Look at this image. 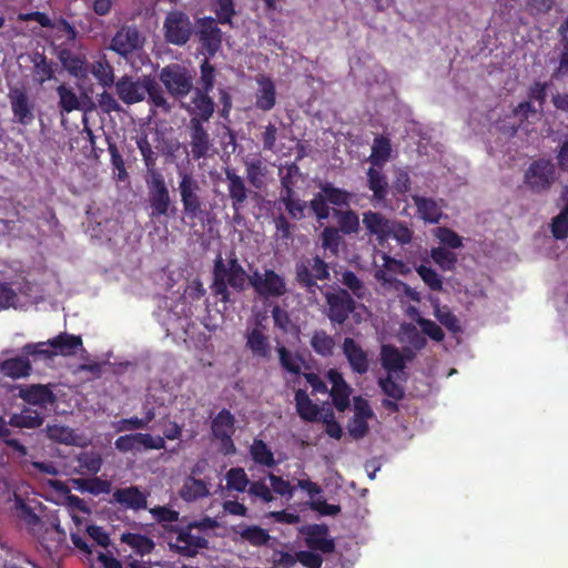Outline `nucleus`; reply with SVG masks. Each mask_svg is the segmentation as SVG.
Returning <instances> with one entry per match:
<instances>
[{
    "instance_id": "1",
    "label": "nucleus",
    "mask_w": 568,
    "mask_h": 568,
    "mask_svg": "<svg viewBox=\"0 0 568 568\" xmlns=\"http://www.w3.org/2000/svg\"><path fill=\"white\" fill-rule=\"evenodd\" d=\"M212 292L221 296V301L227 303L231 301L229 286L237 292H242L250 283V276L242 267L235 254L232 253L227 260L219 255L214 261Z\"/></svg>"
},
{
    "instance_id": "2",
    "label": "nucleus",
    "mask_w": 568,
    "mask_h": 568,
    "mask_svg": "<svg viewBox=\"0 0 568 568\" xmlns=\"http://www.w3.org/2000/svg\"><path fill=\"white\" fill-rule=\"evenodd\" d=\"M17 516L29 527L38 526L41 521L50 525L57 532L64 535L60 519L54 511L49 510L39 499H13Z\"/></svg>"
},
{
    "instance_id": "3",
    "label": "nucleus",
    "mask_w": 568,
    "mask_h": 568,
    "mask_svg": "<svg viewBox=\"0 0 568 568\" xmlns=\"http://www.w3.org/2000/svg\"><path fill=\"white\" fill-rule=\"evenodd\" d=\"M178 174V192L183 206V213L186 217L195 219L203 212L200 182L186 170H179Z\"/></svg>"
},
{
    "instance_id": "4",
    "label": "nucleus",
    "mask_w": 568,
    "mask_h": 568,
    "mask_svg": "<svg viewBox=\"0 0 568 568\" xmlns=\"http://www.w3.org/2000/svg\"><path fill=\"white\" fill-rule=\"evenodd\" d=\"M159 79L166 91L176 99L185 98L193 88V80L189 71L180 64L164 67Z\"/></svg>"
},
{
    "instance_id": "5",
    "label": "nucleus",
    "mask_w": 568,
    "mask_h": 568,
    "mask_svg": "<svg viewBox=\"0 0 568 568\" xmlns=\"http://www.w3.org/2000/svg\"><path fill=\"white\" fill-rule=\"evenodd\" d=\"M151 88L152 79L146 75L139 78L123 75L115 82L116 95L125 104H135L144 101Z\"/></svg>"
},
{
    "instance_id": "6",
    "label": "nucleus",
    "mask_w": 568,
    "mask_h": 568,
    "mask_svg": "<svg viewBox=\"0 0 568 568\" xmlns=\"http://www.w3.org/2000/svg\"><path fill=\"white\" fill-rule=\"evenodd\" d=\"M146 183L149 187V202L152 210L151 217L168 215L172 201L163 176L159 172H152Z\"/></svg>"
},
{
    "instance_id": "7",
    "label": "nucleus",
    "mask_w": 568,
    "mask_h": 568,
    "mask_svg": "<svg viewBox=\"0 0 568 568\" xmlns=\"http://www.w3.org/2000/svg\"><path fill=\"white\" fill-rule=\"evenodd\" d=\"M250 284L258 295L264 297H280L287 291L284 277L273 270H265L263 273L253 272Z\"/></svg>"
},
{
    "instance_id": "8",
    "label": "nucleus",
    "mask_w": 568,
    "mask_h": 568,
    "mask_svg": "<svg viewBox=\"0 0 568 568\" xmlns=\"http://www.w3.org/2000/svg\"><path fill=\"white\" fill-rule=\"evenodd\" d=\"M324 295L327 304V317L332 323L343 324L355 308L354 300L343 288L327 291Z\"/></svg>"
},
{
    "instance_id": "9",
    "label": "nucleus",
    "mask_w": 568,
    "mask_h": 568,
    "mask_svg": "<svg viewBox=\"0 0 568 568\" xmlns=\"http://www.w3.org/2000/svg\"><path fill=\"white\" fill-rule=\"evenodd\" d=\"M555 165L546 160L531 163L525 173V184L536 193L547 191L555 182Z\"/></svg>"
},
{
    "instance_id": "10",
    "label": "nucleus",
    "mask_w": 568,
    "mask_h": 568,
    "mask_svg": "<svg viewBox=\"0 0 568 568\" xmlns=\"http://www.w3.org/2000/svg\"><path fill=\"white\" fill-rule=\"evenodd\" d=\"M163 29L165 39L176 45L186 43L192 34V23L189 17L181 11L168 13Z\"/></svg>"
},
{
    "instance_id": "11",
    "label": "nucleus",
    "mask_w": 568,
    "mask_h": 568,
    "mask_svg": "<svg viewBox=\"0 0 568 568\" xmlns=\"http://www.w3.org/2000/svg\"><path fill=\"white\" fill-rule=\"evenodd\" d=\"M301 532L305 535V541L308 548L324 554H331L335 550L334 540L327 538L328 528L326 525H307L301 529Z\"/></svg>"
},
{
    "instance_id": "12",
    "label": "nucleus",
    "mask_w": 568,
    "mask_h": 568,
    "mask_svg": "<svg viewBox=\"0 0 568 568\" xmlns=\"http://www.w3.org/2000/svg\"><path fill=\"white\" fill-rule=\"evenodd\" d=\"M190 145L194 160H200L209 155L212 149V141L207 131L204 129L199 118L190 120Z\"/></svg>"
},
{
    "instance_id": "13",
    "label": "nucleus",
    "mask_w": 568,
    "mask_h": 568,
    "mask_svg": "<svg viewBox=\"0 0 568 568\" xmlns=\"http://www.w3.org/2000/svg\"><path fill=\"white\" fill-rule=\"evenodd\" d=\"M234 416L226 409L221 410L212 422V432L216 438L222 440L225 454L235 452V446L231 439L234 432Z\"/></svg>"
},
{
    "instance_id": "14",
    "label": "nucleus",
    "mask_w": 568,
    "mask_h": 568,
    "mask_svg": "<svg viewBox=\"0 0 568 568\" xmlns=\"http://www.w3.org/2000/svg\"><path fill=\"white\" fill-rule=\"evenodd\" d=\"M246 347L253 357L261 359H270L272 356V346L268 336L264 332V327L257 323L254 327L247 328L245 333Z\"/></svg>"
},
{
    "instance_id": "15",
    "label": "nucleus",
    "mask_w": 568,
    "mask_h": 568,
    "mask_svg": "<svg viewBox=\"0 0 568 568\" xmlns=\"http://www.w3.org/2000/svg\"><path fill=\"white\" fill-rule=\"evenodd\" d=\"M142 47L141 37L135 28L124 27L112 39L111 49L122 57H126Z\"/></svg>"
},
{
    "instance_id": "16",
    "label": "nucleus",
    "mask_w": 568,
    "mask_h": 568,
    "mask_svg": "<svg viewBox=\"0 0 568 568\" xmlns=\"http://www.w3.org/2000/svg\"><path fill=\"white\" fill-rule=\"evenodd\" d=\"M225 179L227 182L229 195L232 201V207L235 212L234 219L236 220L240 210L248 197L250 191L246 187L243 178L237 175L235 171L227 169L225 171Z\"/></svg>"
},
{
    "instance_id": "17",
    "label": "nucleus",
    "mask_w": 568,
    "mask_h": 568,
    "mask_svg": "<svg viewBox=\"0 0 568 568\" xmlns=\"http://www.w3.org/2000/svg\"><path fill=\"white\" fill-rule=\"evenodd\" d=\"M328 382L332 384L331 396L333 404L337 410L344 412L349 406V396L352 388L344 381L341 373L335 369H329L326 374Z\"/></svg>"
},
{
    "instance_id": "18",
    "label": "nucleus",
    "mask_w": 568,
    "mask_h": 568,
    "mask_svg": "<svg viewBox=\"0 0 568 568\" xmlns=\"http://www.w3.org/2000/svg\"><path fill=\"white\" fill-rule=\"evenodd\" d=\"M342 348L353 372L365 374L368 371V355L354 338L346 337L343 342Z\"/></svg>"
},
{
    "instance_id": "19",
    "label": "nucleus",
    "mask_w": 568,
    "mask_h": 568,
    "mask_svg": "<svg viewBox=\"0 0 568 568\" xmlns=\"http://www.w3.org/2000/svg\"><path fill=\"white\" fill-rule=\"evenodd\" d=\"M11 110L20 124L29 125L34 120L33 105L27 93L21 89H13L9 93Z\"/></svg>"
},
{
    "instance_id": "20",
    "label": "nucleus",
    "mask_w": 568,
    "mask_h": 568,
    "mask_svg": "<svg viewBox=\"0 0 568 568\" xmlns=\"http://www.w3.org/2000/svg\"><path fill=\"white\" fill-rule=\"evenodd\" d=\"M392 219H387L384 214L372 210L363 213V225L368 235L375 236L382 244L386 242V234Z\"/></svg>"
},
{
    "instance_id": "21",
    "label": "nucleus",
    "mask_w": 568,
    "mask_h": 568,
    "mask_svg": "<svg viewBox=\"0 0 568 568\" xmlns=\"http://www.w3.org/2000/svg\"><path fill=\"white\" fill-rule=\"evenodd\" d=\"M182 105L193 115L192 118H199L201 122L209 121L214 113V102L207 95V92L201 89L195 90L192 105H185L184 103Z\"/></svg>"
},
{
    "instance_id": "22",
    "label": "nucleus",
    "mask_w": 568,
    "mask_h": 568,
    "mask_svg": "<svg viewBox=\"0 0 568 568\" xmlns=\"http://www.w3.org/2000/svg\"><path fill=\"white\" fill-rule=\"evenodd\" d=\"M19 396L31 405H38L45 407L49 404H53L55 396L52 390L45 385H31L21 387Z\"/></svg>"
},
{
    "instance_id": "23",
    "label": "nucleus",
    "mask_w": 568,
    "mask_h": 568,
    "mask_svg": "<svg viewBox=\"0 0 568 568\" xmlns=\"http://www.w3.org/2000/svg\"><path fill=\"white\" fill-rule=\"evenodd\" d=\"M57 93L59 97L58 105L61 115L83 110V101L87 99V95H78L73 88L67 84H60L57 88Z\"/></svg>"
},
{
    "instance_id": "24",
    "label": "nucleus",
    "mask_w": 568,
    "mask_h": 568,
    "mask_svg": "<svg viewBox=\"0 0 568 568\" xmlns=\"http://www.w3.org/2000/svg\"><path fill=\"white\" fill-rule=\"evenodd\" d=\"M48 344L52 348L53 356H71L82 346V339L80 336L61 333L49 339Z\"/></svg>"
},
{
    "instance_id": "25",
    "label": "nucleus",
    "mask_w": 568,
    "mask_h": 568,
    "mask_svg": "<svg viewBox=\"0 0 568 568\" xmlns=\"http://www.w3.org/2000/svg\"><path fill=\"white\" fill-rule=\"evenodd\" d=\"M377 166H372L367 171V186L373 192V202L379 203L386 199L388 192V182Z\"/></svg>"
},
{
    "instance_id": "26",
    "label": "nucleus",
    "mask_w": 568,
    "mask_h": 568,
    "mask_svg": "<svg viewBox=\"0 0 568 568\" xmlns=\"http://www.w3.org/2000/svg\"><path fill=\"white\" fill-rule=\"evenodd\" d=\"M244 165L250 184L256 189L264 187L268 174L267 166L264 162L258 158L246 159Z\"/></svg>"
},
{
    "instance_id": "27",
    "label": "nucleus",
    "mask_w": 568,
    "mask_h": 568,
    "mask_svg": "<svg viewBox=\"0 0 568 568\" xmlns=\"http://www.w3.org/2000/svg\"><path fill=\"white\" fill-rule=\"evenodd\" d=\"M381 364L388 374L400 373L405 368L404 356L393 345H383L381 348Z\"/></svg>"
},
{
    "instance_id": "28",
    "label": "nucleus",
    "mask_w": 568,
    "mask_h": 568,
    "mask_svg": "<svg viewBox=\"0 0 568 568\" xmlns=\"http://www.w3.org/2000/svg\"><path fill=\"white\" fill-rule=\"evenodd\" d=\"M257 83L256 106L263 111H268L275 105V85L270 78L264 75L257 79Z\"/></svg>"
},
{
    "instance_id": "29",
    "label": "nucleus",
    "mask_w": 568,
    "mask_h": 568,
    "mask_svg": "<svg viewBox=\"0 0 568 568\" xmlns=\"http://www.w3.org/2000/svg\"><path fill=\"white\" fill-rule=\"evenodd\" d=\"M413 200L422 220L429 223H437L439 221L443 212L440 205L436 201L418 195H414Z\"/></svg>"
},
{
    "instance_id": "30",
    "label": "nucleus",
    "mask_w": 568,
    "mask_h": 568,
    "mask_svg": "<svg viewBox=\"0 0 568 568\" xmlns=\"http://www.w3.org/2000/svg\"><path fill=\"white\" fill-rule=\"evenodd\" d=\"M430 303L434 308V316L442 325L453 333L460 331L459 321L448 306L440 305L437 297H430Z\"/></svg>"
},
{
    "instance_id": "31",
    "label": "nucleus",
    "mask_w": 568,
    "mask_h": 568,
    "mask_svg": "<svg viewBox=\"0 0 568 568\" xmlns=\"http://www.w3.org/2000/svg\"><path fill=\"white\" fill-rule=\"evenodd\" d=\"M0 371L4 376L22 378L29 376L31 364L28 358L14 357L6 359L0 364Z\"/></svg>"
},
{
    "instance_id": "32",
    "label": "nucleus",
    "mask_w": 568,
    "mask_h": 568,
    "mask_svg": "<svg viewBox=\"0 0 568 568\" xmlns=\"http://www.w3.org/2000/svg\"><path fill=\"white\" fill-rule=\"evenodd\" d=\"M392 146L388 139L376 136L373 141L372 153L368 161L373 166L382 168L390 158Z\"/></svg>"
},
{
    "instance_id": "33",
    "label": "nucleus",
    "mask_w": 568,
    "mask_h": 568,
    "mask_svg": "<svg viewBox=\"0 0 568 568\" xmlns=\"http://www.w3.org/2000/svg\"><path fill=\"white\" fill-rule=\"evenodd\" d=\"M71 486L73 489L79 490L80 493L99 495L109 494L111 485L106 480L94 477L90 479H72Z\"/></svg>"
},
{
    "instance_id": "34",
    "label": "nucleus",
    "mask_w": 568,
    "mask_h": 568,
    "mask_svg": "<svg viewBox=\"0 0 568 568\" xmlns=\"http://www.w3.org/2000/svg\"><path fill=\"white\" fill-rule=\"evenodd\" d=\"M295 403L296 410L302 419L313 422L317 418L318 407L310 399L305 390H296Z\"/></svg>"
},
{
    "instance_id": "35",
    "label": "nucleus",
    "mask_w": 568,
    "mask_h": 568,
    "mask_svg": "<svg viewBox=\"0 0 568 568\" xmlns=\"http://www.w3.org/2000/svg\"><path fill=\"white\" fill-rule=\"evenodd\" d=\"M43 418L37 410L24 408L19 414L10 417L9 425L18 428H37L41 426Z\"/></svg>"
},
{
    "instance_id": "36",
    "label": "nucleus",
    "mask_w": 568,
    "mask_h": 568,
    "mask_svg": "<svg viewBox=\"0 0 568 568\" xmlns=\"http://www.w3.org/2000/svg\"><path fill=\"white\" fill-rule=\"evenodd\" d=\"M414 231L407 223L398 220H392L386 234V241L393 239L397 244L404 246L412 242Z\"/></svg>"
},
{
    "instance_id": "37",
    "label": "nucleus",
    "mask_w": 568,
    "mask_h": 568,
    "mask_svg": "<svg viewBox=\"0 0 568 568\" xmlns=\"http://www.w3.org/2000/svg\"><path fill=\"white\" fill-rule=\"evenodd\" d=\"M399 341L415 351L423 349L427 344L426 337L413 324L402 325Z\"/></svg>"
},
{
    "instance_id": "38",
    "label": "nucleus",
    "mask_w": 568,
    "mask_h": 568,
    "mask_svg": "<svg viewBox=\"0 0 568 568\" xmlns=\"http://www.w3.org/2000/svg\"><path fill=\"white\" fill-rule=\"evenodd\" d=\"M243 540L250 542L252 546H264L270 540L267 530L260 526H244L240 527V530H235Z\"/></svg>"
},
{
    "instance_id": "39",
    "label": "nucleus",
    "mask_w": 568,
    "mask_h": 568,
    "mask_svg": "<svg viewBox=\"0 0 568 568\" xmlns=\"http://www.w3.org/2000/svg\"><path fill=\"white\" fill-rule=\"evenodd\" d=\"M229 491L244 493L250 486V480L243 468H231L225 475Z\"/></svg>"
},
{
    "instance_id": "40",
    "label": "nucleus",
    "mask_w": 568,
    "mask_h": 568,
    "mask_svg": "<svg viewBox=\"0 0 568 568\" xmlns=\"http://www.w3.org/2000/svg\"><path fill=\"white\" fill-rule=\"evenodd\" d=\"M311 345L318 355L331 356L335 348V341L325 331H316L311 338Z\"/></svg>"
},
{
    "instance_id": "41",
    "label": "nucleus",
    "mask_w": 568,
    "mask_h": 568,
    "mask_svg": "<svg viewBox=\"0 0 568 568\" xmlns=\"http://www.w3.org/2000/svg\"><path fill=\"white\" fill-rule=\"evenodd\" d=\"M121 540L142 556L152 552L154 549L153 540L144 535L126 532L122 535Z\"/></svg>"
},
{
    "instance_id": "42",
    "label": "nucleus",
    "mask_w": 568,
    "mask_h": 568,
    "mask_svg": "<svg viewBox=\"0 0 568 568\" xmlns=\"http://www.w3.org/2000/svg\"><path fill=\"white\" fill-rule=\"evenodd\" d=\"M91 73L100 85L104 88L115 85L113 68L106 61L99 60L92 63Z\"/></svg>"
},
{
    "instance_id": "43",
    "label": "nucleus",
    "mask_w": 568,
    "mask_h": 568,
    "mask_svg": "<svg viewBox=\"0 0 568 568\" xmlns=\"http://www.w3.org/2000/svg\"><path fill=\"white\" fill-rule=\"evenodd\" d=\"M200 39L202 44L206 48L210 54H214L222 41L221 31L213 24H209L203 28L200 32Z\"/></svg>"
},
{
    "instance_id": "44",
    "label": "nucleus",
    "mask_w": 568,
    "mask_h": 568,
    "mask_svg": "<svg viewBox=\"0 0 568 568\" xmlns=\"http://www.w3.org/2000/svg\"><path fill=\"white\" fill-rule=\"evenodd\" d=\"M47 434L51 439L62 443V444H67V445L78 444V436L74 434V430L67 426L48 425Z\"/></svg>"
},
{
    "instance_id": "45",
    "label": "nucleus",
    "mask_w": 568,
    "mask_h": 568,
    "mask_svg": "<svg viewBox=\"0 0 568 568\" xmlns=\"http://www.w3.org/2000/svg\"><path fill=\"white\" fill-rule=\"evenodd\" d=\"M280 201L285 205V209L293 219L300 220L304 216L306 203L296 197L294 193L281 192Z\"/></svg>"
},
{
    "instance_id": "46",
    "label": "nucleus",
    "mask_w": 568,
    "mask_h": 568,
    "mask_svg": "<svg viewBox=\"0 0 568 568\" xmlns=\"http://www.w3.org/2000/svg\"><path fill=\"white\" fill-rule=\"evenodd\" d=\"M210 490L202 479L187 477L181 489V497H207Z\"/></svg>"
},
{
    "instance_id": "47",
    "label": "nucleus",
    "mask_w": 568,
    "mask_h": 568,
    "mask_svg": "<svg viewBox=\"0 0 568 568\" xmlns=\"http://www.w3.org/2000/svg\"><path fill=\"white\" fill-rule=\"evenodd\" d=\"M251 455L254 462L271 467L275 464L272 450L263 440L255 439L251 446Z\"/></svg>"
},
{
    "instance_id": "48",
    "label": "nucleus",
    "mask_w": 568,
    "mask_h": 568,
    "mask_svg": "<svg viewBox=\"0 0 568 568\" xmlns=\"http://www.w3.org/2000/svg\"><path fill=\"white\" fill-rule=\"evenodd\" d=\"M321 192L324 194L327 202L334 205H348L352 194L345 190L334 187L331 183L321 185Z\"/></svg>"
},
{
    "instance_id": "49",
    "label": "nucleus",
    "mask_w": 568,
    "mask_h": 568,
    "mask_svg": "<svg viewBox=\"0 0 568 568\" xmlns=\"http://www.w3.org/2000/svg\"><path fill=\"white\" fill-rule=\"evenodd\" d=\"M430 257L444 271L453 270L457 262V255L455 253L440 246L432 248Z\"/></svg>"
},
{
    "instance_id": "50",
    "label": "nucleus",
    "mask_w": 568,
    "mask_h": 568,
    "mask_svg": "<svg viewBox=\"0 0 568 568\" xmlns=\"http://www.w3.org/2000/svg\"><path fill=\"white\" fill-rule=\"evenodd\" d=\"M281 366L290 373L298 374L302 369V359L284 346L277 347Z\"/></svg>"
},
{
    "instance_id": "51",
    "label": "nucleus",
    "mask_w": 568,
    "mask_h": 568,
    "mask_svg": "<svg viewBox=\"0 0 568 568\" xmlns=\"http://www.w3.org/2000/svg\"><path fill=\"white\" fill-rule=\"evenodd\" d=\"M79 467L90 474H97L102 466V458L95 452H84L78 455Z\"/></svg>"
},
{
    "instance_id": "52",
    "label": "nucleus",
    "mask_w": 568,
    "mask_h": 568,
    "mask_svg": "<svg viewBox=\"0 0 568 568\" xmlns=\"http://www.w3.org/2000/svg\"><path fill=\"white\" fill-rule=\"evenodd\" d=\"M378 384L389 398L394 400H400L404 397L405 390L402 384L396 383L392 374H387L386 377L379 378Z\"/></svg>"
},
{
    "instance_id": "53",
    "label": "nucleus",
    "mask_w": 568,
    "mask_h": 568,
    "mask_svg": "<svg viewBox=\"0 0 568 568\" xmlns=\"http://www.w3.org/2000/svg\"><path fill=\"white\" fill-rule=\"evenodd\" d=\"M33 79L39 84H43L50 80L53 75L51 63L47 61L43 55H37L34 58Z\"/></svg>"
},
{
    "instance_id": "54",
    "label": "nucleus",
    "mask_w": 568,
    "mask_h": 568,
    "mask_svg": "<svg viewBox=\"0 0 568 568\" xmlns=\"http://www.w3.org/2000/svg\"><path fill=\"white\" fill-rule=\"evenodd\" d=\"M338 224L343 233L352 234L359 230V219L353 211H336Z\"/></svg>"
},
{
    "instance_id": "55",
    "label": "nucleus",
    "mask_w": 568,
    "mask_h": 568,
    "mask_svg": "<svg viewBox=\"0 0 568 568\" xmlns=\"http://www.w3.org/2000/svg\"><path fill=\"white\" fill-rule=\"evenodd\" d=\"M136 145H138V149L143 158L145 166L148 168L150 173L152 174V172H156L154 170V166L156 164V155H155L150 142L148 141V138L145 135L140 136L136 140Z\"/></svg>"
},
{
    "instance_id": "56",
    "label": "nucleus",
    "mask_w": 568,
    "mask_h": 568,
    "mask_svg": "<svg viewBox=\"0 0 568 568\" xmlns=\"http://www.w3.org/2000/svg\"><path fill=\"white\" fill-rule=\"evenodd\" d=\"M434 235L442 244L450 248H459L463 246V239L450 229L437 227L434 230Z\"/></svg>"
},
{
    "instance_id": "57",
    "label": "nucleus",
    "mask_w": 568,
    "mask_h": 568,
    "mask_svg": "<svg viewBox=\"0 0 568 568\" xmlns=\"http://www.w3.org/2000/svg\"><path fill=\"white\" fill-rule=\"evenodd\" d=\"M136 447L138 452L142 449H162L165 446L164 438L161 436H152L146 433H136Z\"/></svg>"
},
{
    "instance_id": "58",
    "label": "nucleus",
    "mask_w": 568,
    "mask_h": 568,
    "mask_svg": "<svg viewBox=\"0 0 568 568\" xmlns=\"http://www.w3.org/2000/svg\"><path fill=\"white\" fill-rule=\"evenodd\" d=\"M416 272L422 277L424 283L433 291H442L443 290V281L442 277L437 274V272L428 266L420 265L416 268Z\"/></svg>"
},
{
    "instance_id": "59",
    "label": "nucleus",
    "mask_w": 568,
    "mask_h": 568,
    "mask_svg": "<svg viewBox=\"0 0 568 568\" xmlns=\"http://www.w3.org/2000/svg\"><path fill=\"white\" fill-rule=\"evenodd\" d=\"M52 29L54 37L59 40H63V43L72 42L77 38L75 29L65 20H58L53 22Z\"/></svg>"
},
{
    "instance_id": "60",
    "label": "nucleus",
    "mask_w": 568,
    "mask_h": 568,
    "mask_svg": "<svg viewBox=\"0 0 568 568\" xmlns=\"http://www.w3.org/2000/svg\"><path fill=\"white\" fill-rule=\"evenodd\" d=\"M342 283L358 298H364L367 295V288L353 272L343 273Z\"/></svg>"
},
{
    "instance_id": "61",
    "label": "nucleus",
    "mask_w": 568,
    "mask_h": 568,
    "mask_svg": "<svg viewBox=\"0 0 568 568\" xmlns=\"http://www.w3.org/2000/svg\"><path fill=\"white\" fill-rule=\"evenodd\" d=\"M321 237H322L323 248L331 251L333 254H336L338 252L341 235L336 229H334V227L324 229Z\"/></svg>"
},
{
    "instance_id": "62",
    "label": "nucleus",
    "mask_w": 568,
    "mask_h": 568,
    "mask_svg": "<svg viewBox=\"0 0 568 568\" xmlns=\"http://www.w3.org/2000/svg\"><path fill=\"white\" fill-rule=\"evenodd\" d=\"M310 266L308 258L301 261L296 265L297 281L307 288H312L316 285Z\"/></svg>"
},
{
    "instance_id": "63",
    "label": "nucleus",
    "mask_w": 568,
    "mask_h": 568,
    "mask_svg": "<svg viewBox=\"0 0 568 568\" xmlns=\"http://www.w3.org/2000/svg\"><path fill=\"white\" fill-rule=\"evenodd\" d=\"M310 207L318 220H326L329 216L327 200L322 192H318L310 202Z\"/></svg>"
},
{
    "instance_id": "64",
    "label": "nucleus",
    "mask_w": 568,
    "mask_h": 568,
    "mask_svg": "<svg viewBox=\"0 0 568 568\" xmlns=\"http://www.w3.org/2000/svg\"><path fill=\"white\" fill-rule=\"evenodd\" d=\"M551 232L558 240L566 239L568 235V216L561 212L555 216L551 223Z\"/></svg>"
}]
</instances>
